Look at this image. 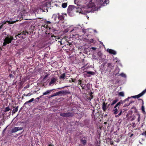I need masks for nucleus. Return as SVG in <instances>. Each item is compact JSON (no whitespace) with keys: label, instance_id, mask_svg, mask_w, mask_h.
Returning <instances> with one entry per match:
<instances>
[{"label":"nucleus","instance_id":"a211bd4d","mask_svg":"<svg viewBox=\"0 0 146 146\" xmlns=\"http://www.w3.org/2000/svg\"><path fill=\"white\" fill-rule=\"evenodd\" d=\"M86 73L87 74H90V75H93L94 74V72L91 71H87L85 72V74Z\"/></svg>","mask_w":146,"mask_h":146},{"label":"nucleus","instance_id":"a878e982","mask_svg":"<svg viewBox=\"0 0 146 146\" xmlns=\"http://www.w3.org/2000/svg\"><path fill=\"white\" fill-rule=\"evenodd\" d=\"M23 35V33H20V34H18V35H17V36L18 37H19V38H23V36L21 35Z\"/></svg>","mask_w":146,"mask_h":146},{"label":"nucleus","instance_id":"20e7f679","mask_svg":"<svg viewBox=\"0 0 146 146\" xmlns=\"http://www.w3.org/2000/svg\"><path fill=\"white\" fill-rule=\"evenodd\" d=\"M87 7L89 9V10L86 11V12L88 13H89L91 12H93L94 11L98 10V9L95 7L94 4L91 1H90L88 4Z\"/></svg>","mask_w":146,"mask_h":146},{"label":"nucleus","instance_id":"37998d69","mask_svg":"<svg viewBox=\"0 0 146 146\" xmlns=\"http://www.w3.org/2000/svg\"><path fill=\"white\" fill-rule=\"evenodd\" d=\"M130 104H125V106H129V105Z\"/></svg>","mask_w":146,"mask_h":146},{"label":"nucleus","instance_id":"49530a36","mask_svg":"<svg viewBox=\"0 0 146 146\" xmlns=\"http://www.w3.org/2000/svg\"><path fill=\"white\" fill-rule=\"evenodd\" d=\"M145 134V133H143L142 134V135H144Z\"/></svg>","mask_w":146,"mask_h":146},{"label":"nucleus","instance_id":"09e8293b","mask_svg":"<svg viewBox=\"0 0 146 146\" xmlns=\"http://www.w3.org/2000/svg\"><path fill=\"white\" fill-rule=\"evenodd\" d=\"M94 32H96V33H97V32H96V30H94Z\"/></svg>","mask_w":146,"mask_h":146},{"label":"nucleus","instance_id":"a19ab883","mask_svg":"<svg viewBox=\"0 0 146 146\" xmlns=\"http://www.w3.org/2000/svg\"><path fill=\"white\" fill-rule=\"evenodd\" d=\"M29 102H28V101H27V102H26L24 104H27Z\"/></svg>","mask_w":146,"mask_h":146},{"label":"nucleus","instance_id":"4d7b16f0","mask_svg":"<svg viewBox=\"0 0 146 146\" xmlns=\"http://www.w3.org/2000/svg\"><path fill=\"white\" fill-rule=\"evenodd\" d=\"M60 43L61 44H62V43H61V42L60 41Z\"/></svg>","mask_w":146,"mask_h":146},{"label":"nucleus","instance_id":"4be33fe9","mask_svg":"<svg viewBox=\"0 0 146 146\" xmlns=\"http://www.w3.org/2000/svg\"><path fill=\"white\" fill-rule=\"evenodd\" d=\"M10 110V109L9 108V107H6L5 108V110H4V111L5 112H6L9 111Z\"/></svg>","mask_w":146,"mask_h":146},{"label":"nucleus","instance_id":"39448f33","mask_svg":"<svg viewBox=\"0 0 146 146\" xmlns=\"http://www.w3.org/2000/svg\"><path fill=\"white\" fill-rule=\"evenodd\" d=\"M127 100V99H125L123 101H121L120 102H119L118 103H117L116 105L114 107V109L113 110V113L115 114H117L118 113V110L117 108H119V106H120L121 104H123L125 102V101Z\"/></svg>","mask_w":146,"mask_h":146},{"label":"nucleus","instance_id":"0eeeda50","mask_svg":"<svg viewBox=\"0 0 146 146\" xmlns=\"http://www.w3.org/2000/svg\"><path fill=\"white\" fill-rule=\"evenodd\" d=\"M66 93V91H61L54 93L52 96V97L59 95L60 94L63 95Z\"/></svg>","mask_w":146,"mask_h":146},{"label":"nucleus","instance_id":"79ce46f5","mask_svg":"<svg viewBox=\"0 0 146 146\" xmlns=\"http://www.w3.org/2000/svg\"><path fill=\"white\" fill-rule=\"evenodd\" d=\"M78 81L79 82L81 83V80H79Z\"/></svg>","mask_w":146,"mask_h":146},{"label":"nucleus","instance_id":"c85d7f7f","mask_svg":"<svg viewBox=\"0 0 146 146\" xmlns=\"http://www.w3.org/2000/svg\"><path fill=\"white\" fill-rule=\"evenodd\" d=\"M80 85L81 87L82 88V89H84V88L85 86H84V85L83 84H82L81 83H80Z\"/></svg>","mask_w":146,"mask_h":146},{"label":"nucleus","instance_id":"dca6fc26","mask_svg":"<svg viewBox=\"0 0 146 146\" xmlns=\"http://www.w3.org/2000/svg\"><path fill=\"white\" fill-rule=\"evenodd\" d=\"M18 106H17L15 108H14L12 110V113H15L17 112L18 110Z\"/></svg>","mask_w":146,"mask_h":146},{"label":"nucleus","instance_id":"1a4fd4ad","mask_svg":"<svg viewBox=\"0 0 146 146\" xmlns=\"http://www.w3.org/2000/svg\"><path fill=\"white\" fill-rule=\"evenodd\" d=\"M57 78H52L51 79V81L49 84V86H52L56 82Z\"/></svg>","mask_w":146,"mask_h":146},{"label":"nucleus","instance_id":"a18cd8bd","mask_svg":"<svg viewBox=\"0 0 146 146\" xmlns=\"http://www.w3.org/2000/svg\"><path fill=\"white\" fill-rule=\"evenodd\" d=\"M47 25H46V24L45 25H44V27H46L47 26Z\"/></svg>","mask_w":146,"mask_h":146},{"label":"nucleus","instance_id":"423d86ee","mask_svg":"<svg viewBox=\"0 0 146 146\" xmlns=\"http://www.w3.org/2000/svg\"><path fill=\"white\" fill-rule=\"evenodd\" d=\"M60 115L62 117H72L73 115L72 114L69 112L61 113Z\"/></svg>","mask_w":146,"mask_h":146},{"label":"nucleus","instance_id":"5fc2aeb1","mask_svg":"<svg viewBox=\"0 0 146 146\" xmlns=\"http://www.w3.org/2000/svg\"><path fill=\"white\" fill-rule=\"evenodd\" d=\"M100 43L102 44H103V43L102 42H101Z\"/></svg>","mask_w":146,"mask_h":146},{"label":"nucleus","instance_id":"13d9d810","mask_svg":"<svg viewBox=\"0 0 146 146\" xmlns=\"http://www.w3.org/2000/svg\"><path fill=\"white\" fill-rule=\"evenodd\" d=\"M50 145H49L48 146H50Z\"/></svg>","mask_w":146,"mask_h":146},{"label":"nucleus","instance_id":"f8f14e48","mask_svg":"<svg viewBox=\"0 0 146 146\" xmlns=\"http://www.w3.org/2000/svg\"><path fill=\"white\" fill-rule=\"evenodd\" d=\"M53 90V89H52L46 91L45 92L43 93V96L49 94Z\"/></svg>","mask_w":146,"mask_h":146},{"label":"nucleus","instance_id":"864d4df0","mask_svg":"<svg viewBox=\"0 0 146 146\" xmlns=\"http://www.w3.org/2000/svg\"><path fill=\"white\" fill-rule=\"evenodd\" d=\"M143 125V124H142V125H141V127H142Z\"/></svg>","mask_w":146,"mask_h":146},{"label":"nucleus","instance_id":"6ab92c4d","mask_svg":"<svg viewBox=\"0 0 146 146\" xmlns=\"http://www.w3.org/2000/svg\"><path fill=\"white\" fill-rule=\"evenodd\" d=\"M67 3H63L62 5V7L63 8H65L67 6Z\"/></svg>","mask_w":146,"mask_h":146},{"label":"nucleus","instance_id":"cd10ccee","mask_svg":"<svg viewBox=\"0 0 146 146\" xmlns=\"http://www.w3.org/2000/svg\"><path fill=\"white\" fill-rule=\"evenodd\" d=\"M122 113V111L121 110L120 113L117 115H115L116 117H118L121 115Z\"/></svg>","mask_w":146,"mask_h":146},{"label":"nucleus","instance_id":"f704fd0d","mask_svg":"<svg viewBox=\"0 0 146 146\" xmlns=\"http://www.w3.org/2000/svg\"><path fill=\"white\" fill-rule=\"evenodd\" d=\"M7 35V34H6V33L5 32H4V33H2V35Z\"/></svg>","mask_w":146,"mask_h":146},{"label":"nucleus","instance_id":"ddd939ff","mask_svg":"<svg viewBox=\"0 0 146 146\" xmlns=\"http://www.w3.org/2000/svg\"><path fill=\"white\" fill-rule=\"evenodd\" d=\"M102 109L104 111H105L106 110V106L104 102L103 103Z\"/></svg>","mask_w":146,"mask_h":146},{"label":"nucleus","instance_id":"052dcab7","mask_svg":"<svg viewBox=\"0 0 146 146\" xmlns=\"http://www.w3.org/2000/svg\"><path fill=\"white\" fill-rule=\"evenodd\" d=\"M56 38V40H57V39H57V37Z\"/></svg>","mask_w":146,"mask_h":146},{"label":"nucleus","instance_id":"b1692460","mask_svg":"<svg viewBox=\"0 0 146 146\" xmlns=\"http://www.w3.org/2000/svg\"><path fill=\"white\" fill-rule=\"evenodd\" d=\"M58 17L60 19H62L63 18V14H62V15H60L58 13Z\"/></svg>","mask_w":146,"mask_h":146},{"label":"nucleus","instance_id":"7c9ffc66","mask_svg":"<svg viewBox=\"0 0 146 146\" xmlns=\"http://www.w3.org/2000/svg\"><path fill=\"white\" fill-rule=\"evenodd\" d=\"M6 22H5L3 23L0 26V29H1L3 27L4 24H6Z\"/></svg>","mask_w":146,"mask_h":146},{"label":"nucleus","instance_id":"c9c22d12","mask_svg":"<svg viewBox=\"0 0 146 146\" xmlns=\"http://www.w3.org/2000/svg\"><path fill=\"white\" fill-rule=\"evenodd\" d=\"M92 49L94 50H96V48L95 47H92Z\"/></svg>","mask_w":146,"mask_h":146},{"label":"nucleus","instance_id":"58836bf2","mask_svg":"<svg viewBox=\"0 0 146 146\" xmlns=\"http://www.w3.org/2000/svg\"><path fill=\"white\" fill-rule=\"evenodd\" d=\"M7 127H6V128H5L4 129V130H3V132H5V130H6V129L7 128Z\"/></svg>","mask_w":146,"mask_h":146},{"label":"nucleus","instance_id":"f3484780","mask_svg":"<svg viewBox=\"0 0 146 146\" xmlns=\"http://www.w3.org/2000/svg\"><path fill=\"white\" fill-rule=\"evenodd\" d=\"M118 100L117 99H115V100H113V101L112 102L111 104V106L115 104H116L118 101Z\"/></svg>","mask_w":146,"mask_h":146},{"label":"nucleus","instance_id":"f257e3e1","mask_svg":"<svg viewBox=\"0 0 146 146\" xmlns=\"http://www.w3.org/2000/svg\"><path fill=\"white\" fill-rule=\"evenodd\" d=\"M46 35H45V37L44 40L45 41L50 40V41L49 42L50 43H52L54 42L55 41H56V38L57 37L58 39H59L60 38L58 36H54L53 35H52V34L48 33L47 34V33H46Z\"/></svg>","mask_w":146,"mask_h":146},{"label":"nucleus","instance_id":"5701e85b","mask_svg":"<svg viewBox=\"0 0 146 146\" xmlns=\"http://www.w3.org/2000/svg\"><path fill=\"white\" fill-rule=\"evenodd\" d=\"M81 143L84 145H85L86 143V141L85 140H83L82 139H81Z\"/></svg>","mask_w":146,"mask_h":146},{"label":"nucleus","instance_id":"0e129e2a","mask_svg":"<svg viewBox=\"0 0 146 146\" xmlns=\"http://www.w3.org/2000/svg\"><path fill=\"white\" fill-rule=\"evenodd\" d=\"M80 82H79V84H80Z\"/></svg>","mask_w":146,"mask_h":146},{"label":"nucleus","instance_id":"ea45409f","mask_svg":"<svg viewBox=\"0 0 146 146\" xmlns=\"http://www.w3.org/2000/svg\"><path fill=\"white\" fill-rule=\"evenodd\" d=\"M110 143L112 145L113 144V142L112 141H110Z\"/></svg>","mask_w":146,"mask_h":146},{"label":"nucleus","instance_id":"bf43d9fd","mask_svg":"<svg viewBox=\"0 0 146 146\" xmlns=\"http://www.w3.org/2000/svg\"><path fill=\"white\" fill-rule=\"evenodd\" d=\"M50 146H54L53 145H50Z\"/></svg>","mask_w":146,"mask_h":146},{"label":"nucleus","instance_id":"aec40b11","mask_svg":"<svg viewBox=\"0 0 146 146\" xmlns=\"http://www.w3.org/2000/svg\"><path fill=\"white\" fill-rule=\"evenodd\" d=\"M57 17L55 15H53L52 17V18L55 21L56 20V19L57 18Z\"/></svg>","mask_w":146,"mask_h":146},{"label":"nucleus","instance_id":"8fccbe9b","mask_svg":"<svg viewBox=\"0 0 146 146\" xmlns=\"http://www.w3.org/2000/svg\"><path fill=\"white\" fill-rule=\"evenodd\" d=\"M39 99H40V98L39 97H38L36 98V99H37L38 100H39Z\"/></svg>","mask_w":146,"mask_h":146},{"label":"nucleus","instance_id":"de8ad7c7","mask_svg":"<svg viewBox=\"0 0 146 146\" xmlns=\"http://www.w3.org/2000/svg\"><path fill=\"white\" fill-rule=\"evenodd\" d=\"M79 13H81V14H83V13H82V12H80Z\"/></svg>","mask_w":146,"mask_h":146},{"label":"nucleus","instance_id":"393cba45","mask_svg":"<svg viewBox=\"0 0 146 146\" xmlns=\"http://www.w3.org/2000/svg\"><path fill=\"white\" fill-rule=\"evenodd\" d=\"M120 75L122 77L126 78V76L125 74H124L123 73H122L120 74Z\"/></svg>","mask_w":146,"mask_h":146},{"label":"nucleus","instance_id":"bb28decb","mask_svg":"<svg viewBox=\"0 0 146 146\" xmlns=\"http://www.w3.org/2000/svg\"><path fill=\"white\" fill-rule=\"evenodd\" d=\"M119 96H124V93L123 92H121L119 93Z\"/></svg>","mask_w":146,"mask_h":146},{"label":"nucleus","instance_id":"6e6d98bb","mask_svg":"<svg viewBox=\"0 0 146 146\" xmlns=\"http://www.w3.org/2000/svg\"><path fill=\"white\" fill-rule=\"evenodd\" d=\"M17 36H17V35L16 36H15V37H16V38H17Z\"/></svg>","mask_w":146,"mask_h":146},{"label":"nucleus","instance_id":"603ef678","mask_svg":"<svg viewBox=\"0 0 146 146\" xmlns=\"http://www.w3.org/2000/svg\"><path fill=\"white\" fill-rule=\"evenodd\" d=\"M42 96H40L39 97V98H41Z\"/></svg>","mask_w":146,"mask_h":146},{"label":"nucleus","instance_id":"2f4dec72","mask_svg":"<svg viewBox=\"0 0 146 146\" xmlns=\"http://www.w3.org/2000/svg\"><path fill=\"white\" fill-rule=\"evenodd\" d=\"M34 100V99L33 98H32L30 100L28 101V102H29V103H30V102H32Z\"/></svg>","mask_w":146,"mask_h":146},{"label":"nucleus","instance_id":"e433bc0d","mask_svg":"<svg viewBox=\"0 0 146 146\" xmlns=\"http://www.w3.org/2000/svg\"><path fill=\"white\" fill-rule=\"evenodd\" d=\"M50 22L49 21H48L46 22V24H50Z\"/></svg>","mask_w":146,"mask_h":146},{"label":"nucleus","instance_id":"3c124183","mask_svg":"<svg viewBox=\"0 0 146 146\" xmlns=\"http://www.w3.org/2000/svg\"><path fill=\"white\" fill-rule=\"evenodd\" d=\"M23 96H26V95L25 94H23Z\"/></svg>","mask_w":146,"mask_h":146},{"label":"nucleus","instance_id":"7ed1b4c3","mask_svg":"<svg viewBox=\"0 0 146 146\" xmlns=\"http://www.w3.org/2000/svg\"><path fill=\"white\" fill-rule=\"evenodd\" d=\"M13 39V36L7 34L4 39V42L3 43V46H5L7 44L11 43Z\"/></svg>","mask_w":146,"mask_h":146},{"label":"nucleus","instance_id":"72a5a7b5","mask_svg":"<svg viewBox=\"0 0 146 146\" xmlns=\"http://www.w3.org/2000/svg\"><path fill=\"white\" fill-rule=\"evenodd\" d=\"M108 66H110L111 64V63H109L108 64Z\"/></svg>","mask_w":146,"mask_h":146},{"label":"nucleus","instance_id":"2eb2a0df","mask_svg":"<svg viewBox=\"0 0 146 146\" xmlns=\"http://www.w3.org/2000/svg\"><path fill=\"white\" fill-rule=\"evenodd\" d=\"M109 3V0H105L102 5V6H106Z\"/></svg>","mask_w":146,"mask_h":146},{"label":"nucleus","instance_id":"412c9836","mask_svg":"<svg viewBox=\"0 0 146 146\" xmlns=\"http://www.w3.org/2000/svg\"><path fill=\"white\" fill-rule=\"evenodd\" d=\"M65 74L64 73V74H62L61 75V76H60V77L62 79H64V77H65Z\"/></svg>","mask_w":146,"mask_h":146},{"label":"nucleus","instance_id":"9b49d317","mask_svg":"<svg viewBox=\"0 0 146 146\" xmlns=\"http://www.w3.org/2000/svg\"><path fill=\"white\" fill-rule=\"evenodd\" d=\"M107 51L110 53L112 54L113 55H115L116 54V52L115 51L112 49H109L108 48L107 49Z\"/></svg>","mask_w":146,"mask_h":146},{"label":"nucleus","instance_id":"4468645a","mask_svg":"<svg viewBox=\"0 0 146 146\" xmlns=\"http://www.w3.org/2000/svg\"><path fill=\"white\" fill-rule=\"evenodd\" d=\"M143 104H144L143 102H143H142V106L141 107V110H142V112H143V113L144 114H145L146 112L145 111V108L143 106Z\"/></svg>","mask_w":146,"mask_h":146},{"label":"nucleus","instance_id":"6e6552de","mask_svg":"<svg viewBox=\"0 0 146 146\" xmlns=\"http://www.w3.org/2000/svg\"><path fill=\"white\" fill-rule=\"evenodd\" d=\"M23 128L21 127H16L12 129L11 130V133H15L19 130L23 129Z\"/></svg>","mask_w":146,"mask_h":146},{"label":"nucleus","instance_id":"9d476101","mask_svg":"<svg viewBox=\"0 0 146 146\" xmlns=\"http://www.w3.org/2000/svg\"><path fill=\"white\" fill-rule=\"evenodd\" d=\"M146 92V89L144 90L141 93L139 94L133 96V98H138L142 96L143 95H144L145 93Z\"/></svg>","mask_w":146,"mask_h":146},{"label":"nucleus","instance_id":"f03ea898","mask_svg":"<svg viewBox=\"0 0 146 146\" xmlns=\"http://www.w3.org/2000/svg\"><path fill=\"white\" fill-rule=\"evenodd\" d=\"M77 7L72 5H69L67 9V13L70 16L74 15L75 12H77Z\"/></svg>","mask_w":146,"mask_h":146},{"label":"nucleus","instance_id":"e2e57ef3","mask_svg":"<svg viewBox=\"0 0 146 146\" xmlns=\"http://www.w3.org/2000/svg\"><path fill=\"white\" fill-rule=\"evenodd\" d=\"M106 122H105V124H106Z\"/></svg>","mask_w":146,"mask_h":146},{"label":"nucleus","instance_id":"4c0bfd02","mask_svg":"<svg viewBox=\"0 0 146 146\" xmlns=\"http://www.w3.org/2000/svg\"><path fill=\"white\" fill-rule=\"evenodd\" d=\"M116 69L118 70V72H119V68L118 67H117L116 68Z\"/></svg>","mask_w":146,"mask_h":146},{"label":"nucleus","instance_id":"c756f323","mask_svg":"<svg viewBox=\"0 0 146 146\" xmlns=\"http://www.w3.org/2000/svg\"><path fill=\"white\" fill-rule=\"evenodd\" d=\"M137 115H138V118L137 119V121L138 122H139V121H140V115L139 114H137Z\"/></svg>","mask_w":146,"mask_h":146},{"label":"nucleus","instance_id":"c03bdc74","mask_svg":"<svg viewBox=\"0 0 146 146\" xmlns=\"http://www.w3.org/2000/svg\"><path fill=\"white\" fill-rule=\"evenodd\" d=\"M74 30V29H73L71 31H70V32H72V31H73V30Z\"/></svg>","mask_w":146,"mask_h":146},{"label":"nucleus","instance_id":"473e14b6","mask_svg":"<svg viewBox=\"0 0 146 146\" xmlns=\"http://www.w3.org/2000/svg\"><path fill=\"white\" fill-rule=\"evenodd\" d=\"M31 95V93H28L27 95H26V96H30Z\"/></svg>","mask_w":146,"mask_h":146},{"label":"nucleus","instance_id":"680f3d73","mask_svg":"<svg viewBox=\"0 0 146 146\" xmlns=\"http://www.w3.org/2000/svg\"><path fill=\"white\" fill-rule=\"evenodd\" d=\"M8 22L9 23H9V22H10L8 21Z\"/></svg>","mask_w":146,"mask_h":146}]
</instances>
